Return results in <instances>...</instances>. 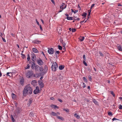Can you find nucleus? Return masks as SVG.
I'll return each instance as SVG.
<instances>
[{
  "label": "nucleus",
  "mask_w": 122,
  "mask_h": 122,
  "mask_svg": "<svg viewBox=\"0 0 122 122\" xmlns=\"http://www.w3.org/2000/svg\"><path fill=\"white\" fill-rule=\"evenodd\" d=\"M52 64L51 66V70L54 71H55L56 70V69L58 68V64L56 62H51Z\"/></svg>",
  "instance_id": "2"
},
{
  "label": "nucleus",
  "mask_w": 122,
  "mask_h": 122,
  "mask_svg": "<svg viewBox=\"0 0 122 122\" xmlns=\"http://www.w3.org/2000/svg\"><path fill=\"white\" fill-rule=\"evenodd\" d=\"M40 66L38 65H36L35 66V69L36 71H38L39 68Z\"/></svg>",
  "instance_id": "19"
},
{
  "label": "nucleus",
  "mask_w": 122,
  "mask_h": 122,
  "mask_svg": "<svg viewBox=\"0 0 122 122\" xmlns=\"http://www.w3.org/2000/svg\"><path fill=\"white\" fill-rule=\"evenodd\" d=\"M87 15V14L86 13L84 12L83 13L82 16H86V15Z\"/></svg>",
  "instance_id": "41"
},
{
  "label": "nucleus",
  "mask_w": 122,
  "mask_h": 122,
  "mask_svg": "<svg viewBox=\"0 0 122 122\" xmlns=\"http://www.w3.org/2000/svg\"><path fill=\"white\" fill-rule=\"evenodd\" d=\"M99 54H100L101 56L103 57L104 56V55L102 53L101 51H99Z\"/></svg>",
  "instance_id": "36"
},
{
  "label": "nucleus",
  "mask_w": 122,
  "mask_h": 122,
  "mask_svg": "<svg viewBox=\"0 0 122 122\" xmlns=\"http://www.w3.org/2000/svg\"><path fill=\"white\" fill-rule=\"evenodd\" d=\"M48 69L47 66L46 65H45L43 69V71L41 73V74L43 75L45 74L47 72Z\"/></svg>",
  "instance_id": "5"
},
{
  "label": "nucleus",
  "mask_w": 122,
  "mask_h": 122,
  "mask_svg": "<svg viewBox=\"0 0 122 122\" xmlns=\"http://www.w3.org/2000/svg\"><path fill=\"white\" fill-rule=\"evenodd\" d=\"M58 100L60 102H61V103L62 102H63L61 100V99H58Z\"/></svg>",
  "instance_id": "54"
},
{
  "label": "nucleus",
  "mask_w": 122,
  "mask_h": 122,
  "mask_svg": "<svg viewBox=\"0 0 122 122\" xmlns=\"http://www.w3.org/2000/svg\"><path fill=\"white\" fill-rule=\"evenodd\" d=\"M65 67V66L64 65H60L59 67V69L60 70L63 69Z\"/></svg>",
  "instance_id": "23"
},
{
  "label": "nucleus",
  "mask_w": 122,
  "mask_h": 122,
  "mask_svg": "<svg viewBox=\"0 0 122 122\" xmlns=\"http://www.w3.org/2000/svg\"><path fill=\"white\" fill-rule=\"evenodd\" d=\"M63 51H62L63 52H64V51H65L66 48H65V47H64V48H63Z\"/></svg>",
  "instance_id": "60"
},
{
  "label": "nucleus",
  "mask_w": 122,
  "mask_h": 122,
  "mask_svg": "<svg viewBox=\"0 0 122 122\" xmlns=\"http://www.w3.org/2000/svg\"><path fill=\"white\" fill-rule=\"evenodd\" d=\"M24 79L23 78L21 79L20 80V83L22 86H23L24 85Z\"/></svg>",
  "instance_id": "17"
},
{
  "label": "nucleus",
  "mask_w": 122,
  "mask_h": 122,
  "mask_svg": "<svg viewBox=\"0 0 122 122\" xmlns=\"http://www.w3.org/2000/svg\"><path fill=\"white\" fill-rule=\"evenodd\" d=\"M76 31V29H71L72 32H75Z\"/></svg>",
  "instance_id": "46"
},
{
  "label": "nucleus",
  "mask_w": 122,
  "mask_h": 122,
  "mask_svg": "<svg viewBox=\"0 0 122 122\" xmlns=\"http://www.w3.org/2000/svg\"><path fill=\"white\" fill-rule=\"evenodd\" d=\"M39 26H40V29L41 30V31H42L43 30V29H42V27H41V25H39Z\"/></svg>",
  "instance_id": "50"
},
{
  "label": "nucleus",
  "mask_w": 122,
  "mask_h": 122,
  "mask_svg": "<svg viewBox=\"0 0 122 122\" xmlns=\"http://www.w3.org/2000/svg\"><path fill=\"white\" fill-rule=\"evenodd\" d=\"M21 112V109L19 107H17L15 111V113L17 115L19 114Z\"/></svg>",
  "instance_id": "10"
},
{
  "label": "nucleus",
  "mask_w": 122,
  "mask_h": 122,
  "mask_svg": "<svg viewBox=\"0 0 122 122\" xmlns=\"http://www.w3.org/2000/svg\"><path fill=\"white\" fill-rule=\"evenodd\" d=\"M66 5L64 3H62L60 7V9H62V10L66 8Z\"/></svg>",
  "instance_id": "11"
},
{
  "label": "nucleus",
  "mask_w": 122,
  "mask_h": 122,
  "mask_svg": "<svg viewBox=\"0 0 122 122\" xmlns=\"http://www.w3.org/2000/svg\"><path fill=\"white\" fill-rule=\"evenodd\" d=\"M119 108L120 109H122V105L121 104L119 105Z\"/></svg>",
  "instance_id": "48"
},
{
  "label": "nucleus",
  "mask_w": 122,
  "mask_h": 122,
  "mask_svg": "<svg viewBox=\"0 0 122 122\" xmlns=\"http://www.w3.org/2000/svg\"><path fill=\"white\" fill-rule=\"evenodd\" d=\"M30 66L29 64H28L27 65V66L25 67V69H29L30 68Z\"/></svg>",
  "instance_id": "31"
},
{
  "label": "nucleus",
  "mask_w": 122,
  "mask_h": 122,
  "mask_svg": "<svg viewBox=\"0 0 122 122\" xmlns=\"http://www.w3.org/2000/svg\"><path fill=\"white\" fill-rule=\"evenodd\" d=\"M95 4H93L91 6V9L94 6Z\"/></svg>",
  "instance_id": "55"
},
{
  "label": "nucleus",
  "mask_w": 122,
  "mask_h": 122,
  "mask_svg": "<svg viewBox=\"0 0 122 122\" xmlns=\"http://www.w3.org/2000/svg\"><path fill=\"white\" fill-rule=\"evenodd\" d=\"M0 36L2 38L3 37L2 36L3 35V34L2 33V32H0Z\"/></svg>",
  "instance_id": "61"
},
{
  "label": "nucleus",
  "mask_w": 122,
  "mask_h": 122,
  "mask_svg": "<svg viewBox=\"0 0 122 122\" xmlns=\"http://www.w3.org/2000/svg\"><path fill=\"white\" fill-rule=\"evenodd\" d=\"M73 17H67L66 19L68 20H74V19H73Z\"/></svg>",
  "instance_id": "26"
},
{
  "label": "nucleus",
  "mask_w": 122,
  "mask_h": 122,
  "mask_svg": "<svg viewBox=\"0 0 122 122\" xmlns=\"http://www.w3.org/2000/svg\"><path fill=\"white\" fill-rule=\"evenodd\" d=\"M80 40L81 41H83L84 40L85 37L84 36H80V37L79 38Z\"/></svg>",
  "instance_id": "20"
},
{
  "label": "nucleus",
  "mask_w": 122,
  "mask_h": 122,
  "mask_svg": "<svg viewBox=\"0 0 122 122\" xmlns=\"http://www.w3.org/2000/svg\"><path fill=\"white\" fill-rule=\"evenodd\" d=\"M108 114V115L110 116H112L113 115L112 112H107Z\"/></svg>",
  "instance_id": "30"
},
{
  "label": "nucleus",
  "mask_w": 122,
  "mask_h": 122,
  "mask_svg": "<svg viewBox=\"0 0 122 122\" xmlns=\"http://www.w3.org/2000/svg\"><path fill=\"white\" fill-rule=\"evenodd\" d=\"M16 95L14 93L11 94L12 97L13 99H16Z\"/></svg>",
  "instance_id": "21"
},
{
  "label": "nucleus",
  "mask_w": 122,
  "mask_h": 122,
  "mask_svg": "<svg viewBox=\"0 0 122 122\" xmlns=\"http://www.w3.org/2000/svg\"><path fill=\"white\" fill-rule=\"evenodd\" d=\"M14 103L15 106L16 107H17V102H15Z\"/></svg>",
  "instance_id": "51"
},
{
  "label": "nucleus",
  "mask_w": 122,
  "mask_h": 122,
  "mask_svg": "<svg viewBox=\"0 0 122 122\" xmlns=\"http://www.w3.org/2000/svg\"><path fill=\"white\" fill-rule=\"evenodd\" d=\"M58 49H59V50H62V47L60 45H59V46H58Z\"/></svg>",
  "instance_id": "43"
},
{
  "label": "nucleus",
  "mask_w": 122,
  "mask_h": 122,
  "mask_svg": "<svg viewBox=\"0 0 122 122\" xmlns=\"http://www.w3.org/2000/svg\"><path fill=\"white\" fill-rule=\"evenodd\" d=\"M39 69L40 71H42L43 70V67L42 66L40 67Z\"/></svg>",
  "instance_id": "32"
},
{
  "label": "nucleus",
  "mask_w": 122,
  "mask_h": 122,
  "mask_svg": "<svg viewBox=\"0 0 122 122\" xmlns=\"http://www.w3.org/2000/svg\"><path fill=\"white\" fill-rule=\"evenodd\" d=\"M12 76V73L11 72H9V76L10 77H11V76Z\"/></svg>",
  "instance_id": "52"
},
{
  "label": "nucleus",
  "mask_w": 122,
  "mask_h": 122,
  "mask_svg": "<svg viewBox=\"0 0 122 122\" xmlns=\"http://www.w3.org/2000/svg\"><path fill=\"white\" fill-rule=\"evenodd\" d=\"M33 99L32 98L30 99L29 100V103L27 104L28 106H30L32 102Z\"/></svg>",
  "instance_id": "22"
},
{
  "label": "nucleus",
  "mask_w": 122,
  "mask_h": 122,
  "mask_svg": "<svg viewBox=\"0 0 122 122\" xmlns=\"http://www.w3.org/2000/svg\"><path fill=\"white\" fill-rule=\"evenodd\" d=\"M50 99L52 100H54V98L53 97H51L50 98Z\"/></svg>",
  "instance_id": "62"
},
{
  "label": "nucleus",
  "mask_w": 122,
  "mask_h": 122,
  "mask_svg": "<svg viewBox=\"0 0 122 122\" xmlns=\"http://www.w3.org/2000/svg\"><path fill=\"white\" fill-rule=\"evenodd\" d=\"M36 23L38 25H40V24H39V22L37 21V19H36Z\"/></svg>",
  "instance_id": "59"
},
{
  "label": "nucleus",
  "mask_w": 122,
  "mask_h": 122,
  "mask_svg": "<svg viewBox=\"0 0 122 122\" xmlns=\"http://www.w3.org/2000/svg\"><path fill=\"white\" fill-rule=\"evenodd\" d=\"M21 55L22 56V58L23 59H24L25 57V55L23 54L22 53H21Z\"/></svg>",
  "instance_id": "47"
},
{
  "label": "nucleus",
  "mask_w": 122,
  "mask_h": 122,
  "mask_svg": "<svg viewBox=\"0 0 122 122\" xmlns=\"http://www.w3.org/2000/svg\"><path fill=\"white\" fill-rule=\"evenodd\" d=\"M74 116L77 119H79L80 118V116L78 115L76 113H75L74 114Z\"/></svg>",
  "instance_id": "27"
},
{
  "label": "nucleus",
  "mask_w": 122,
  "mask_h": 122,
  "mask_svg": "<svg viewBox=\"0 0 122 122\" xmlns=\"http://www.w3.org/2000/svg\"><path fill=\"white\" fill-rule=\"evenodd\" d=\"M11 117L12 119V120L13 121L12 122H15V119L14 118L13 115H11Z\"/></svg>",
  "instance_id": "33"
},
{
  "label": "nucleus",
  "mask_w": 122,
  "mask_h": 122,
  "mask_svg": "<svg viewBox=\"0 0 122 122\" xmlns=\"http://www.w3.org/2000/svg\"><path fill=\"white\" fill-rule=\"evenodd\" d=\"M92 101L96 105H98V102L95 99H93L92 100Z\"/></svg>",
  "instance_id": "25"
},
{
  "label": "nucleus",
  "mask_w": 122,
  "mask_h": 122,
  "mask_svg": "<svg viewBox=\"0 0 122 122\" xmlns=\"http://www.w3.org/2000/svg\"><path fill=\"white\" fill-rule=\"evenodd\" d=\"M50 107L52 108H54L55 109H56V108L57 109H58L59 108V107L53 104H51L50 105Z\"/></svg>",
  "instance_id": "16"
},
{
  "label": "nucleus",
  "mask_w": 122,
  "mask_h": 122,
  "mask_svg": "<svg viewBox=\"0 0 122 122\" xmlns=\"http://www.w3.org/2000/svg\"><path fill=\"white\" fill-rule=\"evenodd\" d=\"M74 20H77L79 21L80 20V19L79 18H77L76 19H75V18L74 19Z\"/></svg>",
  "instance_id": "57"
},
{
  "label": "nucleus",
  "mask_w": 122,
  "mask_h": 122,
  "mask_svg": "<svg viewBox=\"0 0 122 122\" xmlns=\"http://www.w3.org/2000/svg\"><path fill=\"white\" fill-rule=\"evenodd\" d=\"M60 43L61 44H62V43L64 42H63V39L61 38H60Z\"/></svg>",
  "instance_id": "45"
},
{
  "label": "nucleus",
  "mask_w": 122,
  "mask_h": 122,
  "mask_svg": "<svg viewBox=\"0 0 122 122\" xmlns=\"http://www.w3.org/2000/svg\"><path fill=\"white\" fill-rule=\"evenodd\" d=\"M75 11H74V14H75L78 11V10H75Z\"/></svg>",
  "instance_id": "58"
},
{
  "label": "nucleus",
  "mask_w": 122,
  "mask_h": 122,
  "mask_svg": "<svg viewBox=\"0 0 122 122\" xmlns=\"http://www.w3.org/2000/svg\"><path fill=\"white\" fill-rule=\"evenodd\" d=\"M48 52L50 54H53L54 52L53 49L52 48H49L48 50Z\"/></svg>",
  "instance_id": "8"
},
{
  "label": "nucleus",
  "mask_w": 122,
  "mask_h": 122,
  "mask_svg": "<svg viewBox=\"0 0 122 122\" xmlns=\"http://www.w3.org/2000/svg\"><path fill=\"white\" fill-rule=\"evenodd\" d=\"M63 110L67 112H69V110L68 109H65L64 108L63 109Z\"/></svg>",
  "instance_id": "37"
},
{
  "label": "nucleus",
  "mask_w": 122,
  "mask_h": 122,
  "mask_svg": "<svg viewBox=\"0 0 122 122\" xmlns=\"http://www.w3.org/2000/svg\"><path fill=\"white\" fill-rule=\"evenodd\" d=\"M33 52L36 53H38L39 51L38 50L35 48H33L32 49Z\"/></svg>",
  "instance_id": "13"
},
{
  "label": "nucleus",
  "mask_w": 122,
  "mask_h": 122,
  "mask_svg": "<svg viewBox=\"0 0 122 122\" xmlns=\"http://www.w3.org/2000/svg\"><path fill=\"white\" fill-rule=\"evenodd\" d=\"M112 120L113 121H114V120H118V119H117L116 118H113L112 119Z\"/></svg>",
  "instance_id": "53"
},
{
  "label": "nucleus",
  "mask_w": 122,
  "mask_h": 122,
  "mask_svg": "<svg viewBox=\"0 0 122 122\" xmlns=\"http://www.w3.org/2000/svg\"><path fill=\"white\" fill-rule=\"evenodd\" d=\"M37 62L38 65L40 66H41L43 65V62L40 58H39V59H37Z\"/></svg>",
  "instance_id": "4"
},
{
  "label": "nucleus",
  "mask_w": 122,
  "mask_h": 122,
  "mask_svg": "<svg viewBox=\"0 0 122 122\" xmlns=\"http://www.w3.org/2000/svg\"><path fill=\"white\" fill-rule=\"evenodd\" d=\"M119 98L120 100L121 101H122V97H119Z\"/></svg>",
  "instance_id": "64"
},
{
  "label": "nucleus",
  "mask_w": 122,
  "mask_h": 122,
  "mask_svg": "<svg viewBox=\"0 0 122 122\" xmlns=\"http://www.w3.org/2000/svg\"><path fill=\"white\" fill-rule=\"evenodd\" d=\"M62 46L63 47H65V46L66 45V44L64 42L62 43Z\"/></svg>",
  "instance_id": "49"
},
{
  "label": "nucleus",
  "mask_w": 122,
  "mask_h": 122,
  "mask_svg": "<svg viewBox=\"0 0 122 122\" xmlns=\"http://www.w3.org/2000/svg\"><path fill=\"white\" fill-rule=\"evenodd\" d=\"M26 77L30 78L33 75L34 77H35V75L34 74L33 72L31 71H28L26 74Z\"/></svg>",
  "instance_id": "3"
},
{
  "label": "nucleus",
  "mask_w": 122,
  "mask_h": 122,
  "mask_svg": "<svg viewBox=\"0 0 122 122\" xmlns=\"http://www.w3.org/2000/svg\"><path fill=\"white\" fill-rule=\"evenodd\" d=\"M57 118L59 119L62 121H64V118L63 117H61L58 116H57Z\"/></svg>",
  "instance_id": "24"
},
{
  "label": "nucleus",
  "mask_w": 122,
  "mask_h": 122,
  "mask_svg": "<svg viewBox=\"0 0 122 122\" xmlns=\"http://www.w3.org/2000/svg\"><path fill=\"white\" fill-rule=\"evenodd\" d=\"M38 83L40 86V88H42L44 87V85L41 81H39Z\"/></svg>",
  "instance_id": "9"
},
{
  "label": "nucleus",
  "mask_w": 122,
  "mask_h": 122,
  "mask_svg": "<svg viewBox=\"0 0 122 122\" xmlns=\"http://www.w3.org/2000/svg\"><path fill=\"white\" fill-rule=\"evenodd\" d=\"M35 61H33L32 62V63L31 64V67L32 69H34L35 67V65H36V63H35Z\"/></svg>",
  "instance_id": "12"
},
{
  "label": "nucleus",
  "mask_w": 122,
  "mask_h": 122,
  "mask_svg": "<svg viewBox=\"0 0 122 122\" xmlns=\"http://www.w3.org/2000/svg\"><path fill=\"white\" fill-rule=\"evenodd\" d=\"M31 57H32L31 60L33 61H35L36 60V56L35 54L32 52L31 54Z\"/></svg>",
  "instance_id": "6"
},
{
  "label": "nucleus",
  "mask_w": 122,
  "mask_h": 122,
  "mask_svg": "<svg viewBox=\"0 0 122 122\" xmlns=\"http://www.w3.org/2000/svg\"><path fill=\"white\" fill-rule=\"evenodd\" d=\"M84 101L87 102H89V100L86 98H85L84 99Z\"/></svg>",
  "instance_id": "44"
},
{
  "label": "nucleus",
  "mask_w": 122,
  "mask_h": 122,
  "mask_svg": "<svg viewBox=\"0 0 122 122\" xmlns=\"http://www.w3.org/2000/svg\"><path fill=\"white\" fill-rule=\"evenodd\" d=\"M33 91L32 88L30 86V84L26 85L22 91L23 96L26 97L28 95H31Z\"/></svg>",
  "instance_id": "1"
},
{
  "label": "nucleus",
  "mask_w": 122,
  "mask_h": 122,
  "mask_svg": "<svg viewBox=\"0 0 122 122\" xmlns=\"http://www.w3.org/2000/svg\"><path fill=\"white\" fill-rule=\"evenodd\" d=\"M52 114L53 116H57L56 113L53 112H52Z\"/></svg>",
  "instance_id": "34"
},
{
  "label": "nucleus",
  "mask_w": 122,
  "mask_h": 122,
  "mask_svg": "<svg viewBox=\"0 0 122 122\" xmlns=\"http://www.w3.org/2000/svg\"><path fill=\"white\" fill-rule=\"evenodd\" d=\"M39 87L37 86L36 87V89L34 90L33 93L34 94H37L39 92Z\"/></svg>",
  "instance_id": "7"
},
{
  "label": "nucleus",
  "mask_w": 122,
  "mask_h": 122,
  "mask_svg": "<svg viewBox=\"0 0 122 122\" xmlns=\"http://www.w3.org/2000/svg\"><path fill=\"white\" fill-rule=\"evenodd\" d=\"M83 61H86V58L85 57V54H83Z\"/></svg>",
  "instance_id": "39"
},
{
  "label": "nucleus",
  "mask_w": 122,
  "mask_h": 122,
  "mask_svg": "<svg viewBox=\"0 0 122 122\" xmlns=\"http://www.w3.org/2000/svg\"><path fill=\"white\" fill-rule=\"evenodd\" d=\"M60 53V52L59 51H56L55 52V54L56 56V57H57V54H59Z\"/></svg>",
  "instance_id": "35"
},
{
  "label": "nucleus",
  "mask_w": 122,
  "mask_h": 122,
  "mask_svg": "<svg viewBox=\"0 0 122 122\" xmlns=\"http://www.w3.org/2000/svg\"><path fill=\"white\" fill-rule=\"evenodd\" d=\"M34 115V114L32 112H30L29 114V115L31 117H33Z\"/></svg>",
  "instance_id": "38"
},
{
  "label": "nucleus",
  "mask_w": 122,
  "mask_h": 122,
  "mask_svg": "<svg viewBox=\"0 0 122 122\" xmlns=\"http://www.w3.org/2000/svg\"><path fill=\"white\" fill-rule=\"evenodd\" d=\"M92 76L90 75L88 76V79L89 80L91 81V80H92Z\"/></svg>",
  "instance_id": "40"
},
{
  "label": "nucleus",
  "mask_w": 122,
  "mask_h": 122,
  "mask_svg": "<svg viewBox=\"0 0 122 122\" xmlns=\"http://www.w3.org/2000/svg\"><path fill=\"white\" fill-rule=\"evenodd\" d=\"M2 38L3 41L4 42H6V41H5V39L3 38V37H2Z\"/></svg>",
  "instance_id": "56"
},
{
  "label": "nucleus",
  "mask_w": 122,
  "mask_h": 122,
  "mask_svg": "<svg viewBox=\"0 0 122 122\" xmlns=\"http://www.w3.org/2000/svg\"><path fill=\"white\" fill-rule=\"evenodd\" d=\"M110 92L111 93V94H112L113 95V96L114 97H115V94L112 91H110Z\"/></svg>",
  "instance_id": "29"
},
{
  "label": "nucleus",
  "mask_w": 122,
  "mask_h": 122,
  "mask_svg": "<svg viewBox=\"0 0 122 122\" xmlns=\"http://www.w3.org/2000/svg\"><path fill=\"white\" fill-rule=\"evenodd\" d=\"M84 82H87L88 81L87 79V78H86V77H83L82 78Z\"/></svg>",
  "instance_id": "28"
},
{
  "label": "nucleus",
  "mask_w": 122,
  "mask_h": 122,
  "mask_svg": "<svg viewBox=\"0 0 122 122\" xmlns=\"http://www.w3.org/2000/svg\"><path fill=\"white\" fill-rule=\"evenodd\" d=\"M37 83V81L36 80H33L31 82V84L34 86L35 85V84Z\"/></svg>",
  "instance_id": "18"
},
{
  "label": "nucleus",
  "mask_w": 122,
  "mask_h": 122,
  "mask_svg": "<svg viewBox=\"0 0 122 122\" xmlns=\"http://www.w3.org/2000/svg\"><path fill=\"white\" fill-rule=\"evenodd\" d=\"M51 1L54 4H55V2L54 0H51Z\"/></svg>",
  "instance_id": "63"
},
{
  "label": "nucleus",
  "mask_w": 122,
  "mask_h": 122,
  "mask_svg": "<svg viewBox=\"0 0 122 122\" xmlns=\"http://www.w3.org/2000/svg\"><path fill=\"white\" fill-rule=\"evenodd\" d=\"M117 48L119 51H122V46L121 45L119 44H117Z\"/></svg>",
  "instance_id": "15"
},
{
  "label": "nucleus",
  "mask_w": 122,
  "mask_h": 122,
  "mask_svg": "<svg viewBox=\"0 0 122 122\" xmlns=\"http://www.w3.org/2000/svg\"><path fill=\"white\" fill-rule=\"evenodd\" d=\"M86 61H83V63L84 65L86 66H87V63L85 62Z\"/></svg>",
  "instance_id": "42"
},
{
  "label": "nucleus",
  "mask_w": 122,
  "mask_h": 122,
  "mask_svg": "<svg viewBox=\"0 0 122 122\" xmlns=\"http://www.w3.org/2000/svg\"><path fill=\"white\" fill-rule=\"evenodd\" d=\"M32 42L34 43L35 44H39L41 42V41H38L37 40H35L33 41H32Z\"/></svg>",
  "instance_id": "14"
}]
</instances>
